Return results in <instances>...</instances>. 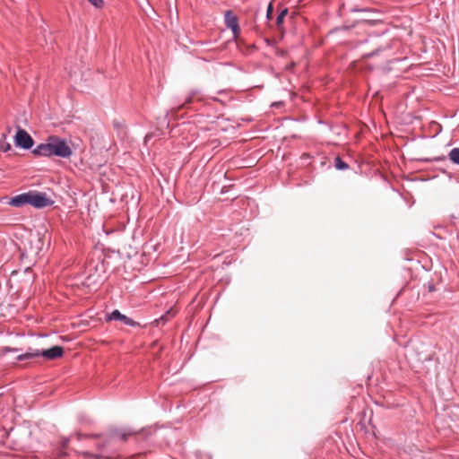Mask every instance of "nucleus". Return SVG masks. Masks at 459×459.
I'll use <instances>...</instances> for the list:
<instances>
[{
  "mask_svg": "<svg viewBox=\"0 0 459 459\" xmlns=\"http://www.w3.org/2000/svg\"><path fill=\"white\" fill-rule=\"evenodd\" d=\"M84 455L88 459H114L113 457L103 456V455H91V454H89V453H85Z\"/></svg>",
  "mask_w": 459,
  "mask_h": 459,
  "instance_id": "ddd939ff",
  "label": "nucleus"
},
{
  "mask_svg": "<svg viewBox=\"0 0 459 459\" xmlns=\"http://www.w3.org/2000/svg\"><path fill=\"white\" fill-rule=\"evenodd\" d=\"M287 14L288 9L284 8L283 10H281V12L278 14L276 18V27L281 31H283L282 24Z\"/></svg>",
  "mask_w": 459,
  "mask_h": 459,
  "instance_id": "1a4fd4ad",
  "label": "nucleus"
},
{
  "mask_svg": "<svg viewBox=\"0 0 459 459\" xmlns=\"http://www.w3.org/2000/svg\"><path fill=\"white\" fill-rule=\"evenodd\" d=\"M12 150V146L9 143L4 142L0 143V151L7 152Z\"/></svg>",
  "mask_w": 459,
  "mask_h": 459,
  "instance_id": "4468645a",
  "label": "nucleus"
},
{
  "mask_svg": "<svg viewBox=\"0 0 459 459\" xmlns=\"http://www.w3.org/2000/svg\"><path fill=\"white\" fill-rule=\"evenodd\" d=\"M68 439H65V441L63 442L62 444V446L63 447H65L66 446V443H67Z\"/></svg>",
  "mask_w": 459,
  "mask_h": 459,
  "instance_id": "aec40b11",
  "label": "nucleus"
},
{
  "mask_svg": "<svg viewBox=\"0 0 459 459\" xmlns=\"http://www.w3.org/2000/svg\"><path fill=\"white\" fill-rule=\"evenodd\" d=\"M58 455H59V456L61 455V451H60V450H59V452H58Z\"/></svg>",
  "mask_w": 459,
  "mask_h": 459,
  "instance_id": "412c9836",
  "label": "nucleus"
},
{
  "mask_svg": "<svg viewBox=\"0 0 459 459\" xmlns=\"http://www.w3.org/2000/svg\"><path fill=\"white\" fill-rule=\"evenodd\" d=\"M58 354H59V358L62 357V355H63V349L61 347H59Z\"/></svg>",
  "mask_w": 459,
  "mask_h": 459,
  "instance_id": "6ab92c4d",
  "label": "nucleus"
},
{
  "mask_svg": "<svg viewBox=\"0 0 459 459\" xmlns=\"http://www.w3.org/2000/svg\"><path fill=\"white\" fill-rule=\"evenodd\" d=\"M334 165L337 169H345L348 168V165L340 157L335 158Z\"/></svg>",
  "mask_w": 459,
  "mask_h": 459,
  "instance_id": "f8f14e48",
  "label": "nucleus"
},
{
  "mask_svg": "<svg viewBox=\"0 0 459 459\" xmlns=\"http://www.w3.org/2000/svg\"><path fill=\"white\" fill-rule=\"evenodd\" d=\"M131 435H133V433H128V434L123 433V434L120 435V437H121L122 440H126L127 437L131 436Z\"/></svg>",
  "mask_w": 459,
  "mask_h": 459,
  "instance_id": "a211bd4d",
  "label": "nucleus"
},
{
  "mask_svg": "<svg viewBox=\"0 0 459 459\" xmlns=\"http://www.w3.org/2000/svg\"><path fill=\"white\" fill-rule=\"evenodd\" d=\"M96 8H102L104 6L103 0H88Z\"/></svg>",
  "mask_w": 459,
  "mask_h": 459,
  "instance_id": "2eb2a0df",
  "label": "nucleus"
},
{
  "mask_svg": "<svg viewBox=\"0 0 459 459\" xmlns=\"http://www.w3.org/2000/svg\"><path fill=\"white\" fill-rule=\"evenodd\" d=\"M42 356L44 358L54 359L57 358V345L52 346L48 350H35L32 352H25L22 354H18L15 357L16 360H26L35 357Z\"/></svg>",
  "mask_w": 459,
  "mask_h": 459,
  "instance_id": "f03ea898",
  "label": "nucleus"
},
{
  "mask_svg": "<svg viewBox=\"0 0 459 459\" xmlns=\"http://www.w3.org/2000/svg\"><path fill=\"white\" fill-rule=\"evenodd\" d=\"M73 153L72 146L65 141L59 140V157L68 158Z\"/></svg>",
  "mask_w": 459,
  "mask_h": 459,
  "instance_id": "6e6552de",
  "label": "nucleus"
},
{
  "mask_svg": "<svg viewBox=\"0 0 459 459\" xmlns=\"http://www.w3.org/2000/svg\"><path fill=\"white\" fill-rule=\"evenodd\" d=\"M225 23L226 26L232 30L234 37L237 38L239 35L240 29L238 18L231 11L225 13Z\"/></svg>",
  "mask_w": 459,
  "mask_h": 459,
  "instance_id": "39448f33",
  "label": "nucleus"
},
{
  "mask_svg": "<svg viewBox=\"0 0 459 459\" xmlns=\"http://www.w3.org/2000/svg\"><path fill=\"white\" fill-rule=\"evenodd\" d=\"M49 143H40L34 150L33 153L39 156H57V136L49 137Z\"/></svg>",
  "mask_w": 459,
  "mask_h": 459,
  "instance_id": "7ed1b4c3",
  "label": "nucleus"
},
{
  "mask_svg": "<svg viewBox=\"0 0 459 459\" xmlns=\"http://www.w3.org/2000/svg\"><path fill=\"white\" fill-rule=\"evenodd\" d=\"M20 351L18 348H11V347H1L0 348V356H5L8 353H17Z\"/></svg>",
  "mask_w": 459,
  "mask_h": 459,
  "instance_id": "9b49d317",
  "label": "nucleus"
},
{
  "mask_svg": "<svg viewBox=\"0 0 459 459\" xmlns=\"http://www.w3.org/2000/svg\"><path fill=\"white\" fill-rule=\"evenodd\" d=\"M14 143L23 150H30L32 148L34 141L27 131L20 128L14 136Z\"/></svg>",
  "mask_w": 459,
  "mask_h": 459,
  "instance_id": "20e7f679",
  "label": "nucleus"
},
{
  "mask_svg": "<svg viewBox=\"0 0 459 459\" xmlns=\"http://www.w3.org/2000/svg\"><path fill=\"white\" fill-rule=\"evenodd\" d=\"M108 322L111 320H120L125 325H130V326H136L138 324L134 321L133 319L127 317L126 316L121 314L118 310H114L112 313L108 314L107 316Z\"/></svg>",
  "mask_w": 459,
  "mask_h": 459,
  "instance_id": "423d86ee",
  "label": "nucleus"
},
{
  "mask_svg": "<svg viewBox=\"0 0 459 459\" xmlns=\"http://www.w3.org/2000/svg\"><path fill=\"white\" fill-rule=\"evenodd\" d=\"M448 156L453 163L459 165V148L452 149Z\"/></svg>",
  "mask_w": 459,
  "mask_h": 459,
  "instance_id": "9d476101",
  "label": "nucleus"
},
{
  "mask_svg": "<svg viewBox=\"0 0 459 459\" xmlns=\"http://www.w3.org/2000/svg\"><path fill=\"white\" fill-rule=\"evenodd\" d=\"M8 204L13 207H22L29 204V192L17 195L10 199Z\"/></svg>",
  "mask_w": 459,
  "mask_h": 459,
  "instance_id": "0eeeda50",
  "label": "nucleus"
},
{
  "mask_svg": "<svg viewBox=\"0 0 459 459\" xmlns=\"http://www.w3.org/2000/svg\"><path fill=\"white\" fill-rule=\"evenodd\" d=\"M272 14H273V4L270 3L269 5H268V8H267V12H266L267 18L271 19L272 18Z\"/></svg>",
  "mask_w": 459,
  "mask_h": 459,
  "instance_id": "dca6fc26",
  "label": "nucleus"
},
{
  "mask_svg": "<svg viewBox=\"0 0 459 459\" xmlns=\"http://www.w3.org/2000/svg\"><path fill=\"white\" fill-rule=\"evenodd\" d=\"M192 99H193L192 96L188 97L187 100H186V102L183 105L178 107V109L182 108L186 104L190 103L192 101Z\"/></svg>",
  "mask_w": 459,
  "mask_h": 459,
  "instance_id": "f3484780",
  "label": "nucleus"
},
{
  "mask_svg": "<svg viewBox=\"0 0 459 459\" xmlns=\"http://www.w3.org/2000/svg\"><path fill=\"white\" fill-rule=\"evenodd\" d=\"M55 202L46 193L30 190L29 191V204L37 209L50 206Z\"/></svg>",
  "mask_w": 459,
  "mask_h": 459,
  "instance_id": "f257e3e1",
  "label": "nucleus"
}]
</instances>
